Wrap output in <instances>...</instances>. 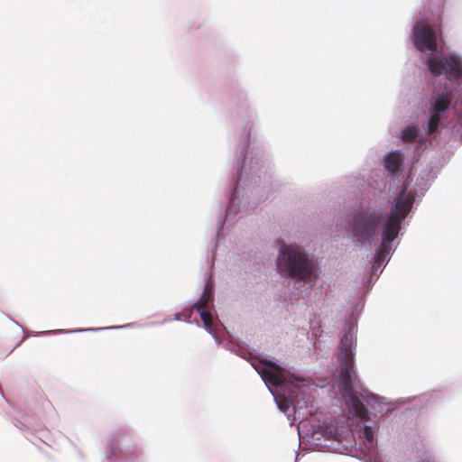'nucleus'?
Returning <instances> with one entry per match:
<instances>
[{
    "label": "nucleus",
    "instance_id": "ddd939ff",
    "mask_svg": "<svg viewBox=\"0 0 462 462\" xmlns=\"http://www.w3.org/2000/svg\"><path fill=\"white\" fill-rule=\"evenodd\" d=\"M199 312L200 318L206 328H210L212 325L211 314L207 310H197Z\"/></svg>",
    "mask_w": 462,
    "mask_h": 462
},
{
    "label": "nucleus",
    "instance_id": "4468645a",
    "mask_svg": "<svg viewBox=\"0 0 462 462\" xmlns=\"http://www.w3.org/2000/svg\"><path fill=\"white\" fill-rule=\"evenodd\" d=\"M364 438L369 444H372L374 441V430L371 426H365L363 430Z\"/></svg>",
    "mask_w": 462,
    "mask_h": 462
},
{
    "label": "nucleus",
    "instance_id": "7ed1b4c3",
    "mask_svg": "<svg viewBox=\"0 0 462 462\" xmlns=\"http://www.w3.org/2000/svg\"><path fill=\"white\" fill-rule=\"evenodd\" d=\"M277 269L282 275L298 280L310 278L314 273L313 264L307 255L285 244L280 249Z\"/></svg>",
    "mask_w": 462,
    "mask_h": 462
},
{
    "label": "nucleus",
    "instance_id": "0eeeda50",
    "mask_svg": "<svg viewBox=\"0 0 462 462\" xmlns=\"http://www.w3.org/2000/svg\"><path fill=\"white\" fill-rule=\"evenodd\" d=\"M413 43L420 51H437V41L432 29L424 23H417L413 29Z\"/></svg>",
    "mask_w": 462,
    "mask_h": 462
},
{
    "label": "nucleus",
    "instance_id": "2eb2a0df",
    "mask_svg": "<svg viewBox=\"0 0 462 462\" xmlns=\"http://www.w3.org/2000/svg\"><path fill=\"white\" fill-rule=\"evenodd\" d=\"M194 310H192V308L187 311H184V312H181V313H178L176 315V319L177 320H181V319H184V320H188L190 316H191V312L193 311Z\"/></svg>",
    "mask_w": 462,
    "mask_h": 462
},
{
    "label": "nucleus",
    "instance_id": "f03ea898",
    "mask_svg": "<svg viewBox=\"0 0 462 462\" xmlns=\"http://www.w3.org/2000/svg\"><path fill=\"white\" fill-rule=\"evenodd\" d=\"M407 187L403 186L394 205L392 207L390 215L382 227V245L376 254V261H383L385 254L391 250V243L397 237L401 229L402 221L409 214L414 198L406 193Z\"/></svg>",
    "mask_w": 462,
    "mask_h": 462
},
{
    "label": "nucleus",
    "instance_id": "f8f14e48",
    "mask_svg": "<svg viewBox=\"0 0 462 462\" xmlns=\"http://www.w3.org/2000/svg\"><path fill=\"white\" fill-rule=\"evenodd\" d=\"M418 134V130L416 127H408L402 131V140L404 142H412L415 140Z\"/></svg>",
    "mask_w": 462,
    "mask_h": 462
},
{
    "label": "nucleus",
    "instance_id": "9d476101",
    "mask_svg": "<svg viewBox=\"0 0 462 462\" xmlns=\"http://www.w3.org/2000/svg\"><path fill=\"white\" fill-rule=\"evenodd\" d=\"M212 301L211 293L206 289L199 299V300L192 305V310H207L209 306V303Z\"/></svg>",
    "mask_w": 462,
    "mask_h": 462
},
{
    "label": "nucleus",
    "instance_id": "1a4fd4ad",
    "mask_svg": "<svg viewBox=\"0 0 462 462\" xmlns=\"http://www.w3.org/2000/svg\"><path fill=\"white\" fill-rule=\"evenodd\" d=\"M452 100V97L449 93H441V95L434 99L430 111L444 115L448 110Z\"/></svg>",
    "mask_w": 462,
    "mask_h": 462
},
{
    "label": "nucleus",
    "instance_id": "f257e3e1",
    "mask_svg": "<svg viewBox=\"0 0 462 462\" xmlns=\"http://www.w3.org/2000/svg\"><path fill=\"white\" fill-rule=\"evenodd\" d=\"M355 337L349 330L344 335L339 343L340 371L339 389L349 411L360 419L368 416V411L356 393L355 388L359 386L360 381L354 369Z\"/></svg>",
    "mask_w": 462,
    "mask_h": 462
},
{
    "label": "nucleus",
    "instance_id": "39448f33",
    "mask_svg": "<svg viewBox=\"0 0 462 462\" xmlns=\"http://www.w3.org/2000/svg\"><path fill=\"white\" fill-rule=\"evenodd\" d=\"M427 65L430 72L434 76L445 74L450 80L462 79V58L449 54L444 57L429 58Z\"/></svg>",
    "mask_w": 462,
    "mask_h": 462
},
{
    "label": "nucleus",
    "instance_id": "9b49d317",
    "mask_svg": "<svg viewBox=\"0 0 462 462\" xmlns=\"http://www.w3.org/2000/svg\"><path fill=\"white\" fill-rule=\"evenodd\" d=\"M430 116L428 124V133L433 134L438 130L440 119L442 118V114L435 113L430 110Z\"/></svg>",
    "mask_w": 462,
    "mask_h": 462
},
{
    "label": "nucleus",
    "instance_id": "423d86ee",
    "mask_svg": "<svg viewBox=\"0 0 462 462\" xmlns=\"http://www.w3.org/2000/svg\"><path fill=\"white\" fill-rule=\"evenodd\" d=\"M254 366L267 384L277 387L287 382V371L272 361H261Z\"/></svg>",
    "mask_w": 462,
    "mask_h": 462
},
{
    "label": "nucleus",
    "instance_id": "20e7f679",
    "mask_svg": "<svg viewBox=\"0 0 462 462\" xmlns=\"http://www.w3.org/2000/svg\"><path fill=\"white\" fill-rule=\"evenodd\" d=\"M382 217L376 208H364L353 216L349 230L357 242L365 244L376 235Z\"/></svg>",
    "mask_w": 462,
    "mask_h": 462
},
{
    "label": "nucleus",
    "instance_id": "6e6552de",
    "mask_svg": "<svg viewBox=\"0 0 462 462\" xmlns=\"http://www.w3.org/2000/svg\"><path fill=\"white\" fill-rule=\"evenodd\" d=\"M402 163V155L397 151L389 152L384 159V167L392 173L397 172Z\"/></svg>",
    "mask_w": 462,
    "mask_h": 462
}]
</instances>
